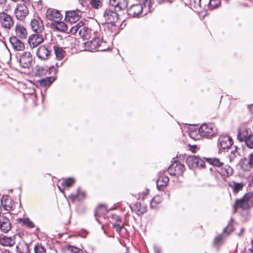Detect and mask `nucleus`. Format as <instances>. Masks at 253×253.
I'll return each instance as SVG.
<instances>
[{
    "mask_svg": "<svg viewBox=\"0 0 253 253\" xmlns=\"http://www.w3.org/2000/svg\"><path fill=\"white\" fill-rule=\"evenodd\" d=\"M206 161L209 164L217 167H222L223 166V163L220 161V160L216 158H206Z\"/></svg>",
    "mask_w": 253,
    "mask_h": 253,
    "instance_id": "f704fd0d",
    "label": "nucleus"
},
{
    "mask_svg": "<svg viewBox=\"0 0 253 253\" xmlns=\"http://www.w3.org/2000/svg\"><path fill=\"white\" fill-rule=\"evenodd\" d=\"M228 185L232 188L233 193L235 194H237L242 190L244 186V184L242 182L237 183L234 181L228 182Z\"/></svg>",
    "mask_w": 253,
    "mask_h": 253,
    "instance_id": "a878e982",
    "label": "nucleus"
},
{
    "mask_svg": "<svg viewBox=\"0 0 253 253\" xmlns=\"http://www.w3.org/2000/svg\"><path fill=\"white\" fill-rule=\"evenodd\" d=\"M160 202V198L159 196H156L151 200L150 202V207L152 208H155Z\"/></svg>",
    "mask_w": 253,
    "mask_h": 253,
    "instance_id": "c03bdc74",
    "label": "nucleus"
},
{
    "mask_svg": "<svg viewBox=\"0 0 253 253\" xmlns=\"http://www.w3.org/2000/svg\"><path fill=\"white\" fill-rule=\"evenodd\" d=\"M233 225L231 223V222H230L228 224V225H227V226L224 229L223 232L224 233H225L227 234H229L233 231Z\"/></svg>",
    "mask_w": 253,
    "mask_h": 253,
    "instance_id": "de8ad7c7",
    "label": "nucleus"
},
{
    "mask_svg": "<svg viewBox=\"0 0 253 253\" xmlns=\"http://www.w3.org/2000/svg\"><path fill=\"white\" fill-rule=\"evenodd\" d=\"M195 161H197V157L195 156H190L186 159V163L190 168H194Z\"/></svg>",
    "mask_w": 253,
    "mask_h": 253,
    "instance_id": "ea45409f",
    "label": "nucleus"
},
{
    "mask_svg": "<svg viewBox=\"0 0 253 253\" xmlns=\"http://www.w3.org/2000/svg\"><path fill=\"white\" fill-rule=\"evenodd\" d=\"M67 249L68 252L72 253H80V250L78 248L72 246H68Z\"/></svg>",
    "mask_w": 253,
    "mask_h": 253,
    "instance_id": "8fccbe9b",
    "label": "nucleus"
},
{
    "mask_svg": "<svg viewBox=\"0 0 253 253\" xmlns=\"http://www.w3.org/2000/svg\"><path fill=\"white\" fill-rule=\"evenodd\" d=\"M2 253H9V252H6V251H5V252H3Z\"/></svg>",
    "mask_w": 253,
    "mask_h": 253,
    "instance_id": "69168bd1",
    "label": "nucleus"
},
{
    "mask_svg": "<svg viewBox=\"0 0 253 253\" xmlns=\"http://www.w3.org/2000/svg\"><path fill=\"white\" fill-rule=\"evenodd\" d=\"M252 248H251V249H250L249 250H250V251L252 253H253V240L252 241Z\"/></svg>",
    "mask_w": 253,
    "mask_h": 253,
    "instance_id": "680f3d73",
    "label": "nucleus"
},
{
    "mask_svg": "<svg viewBox=\"0 0 253 253\" xmlns=\"http://www.w3.org/2000/svg\"><path fill=\"white\" fill-rule=\"evenodd\" d=\"M103 18L105 23H116L118 19V14L114 8H109L104 12Z\"/></svg>",
    "mask_w": 253,
    "mask_h": 253,
    "instance_id": "39448f33",
    "label": "nucleus"
},
{
    "mask_svg": "<svg viewBox=\"0 0 253 253\" xmlns=\"http://www.w3.org/2000/svg\"><path fill=\"white\" fill-rule=\"evenodd\" d=\"M115 227L116 231L119 233L121 232L122 229L123 228L122 226H120L119 225H115Z\"/></svg>",
    "mask_w": 253,
    "mask_h": 253,
    "instance_id": "4d7b16f0",
    "label": "nucleus"
},
{
    "mask_svg": "<svg viewBox=\"0 0 253 253\" xmlns=\"http://www.w3.org/2000/svg\"><path fill=\"white\" fill-rule=\"evenodd\" d=\"M253 206V193H248L241 199L236 200L233 206L234 212H235L238 208L243 210L250 209Z\"/></svg>",
    "mask_w": 253,
    "mask_h": 253,
    "instance_id": "f257e3e1",
    "label": "nucleus"
},
{
    "mask_svg": "<svg viewBox=\"0 0 253 253\" xmlns=\"http://www.w3.org/2000/svg\"><path fill=\"white\" fill-rule=\"evenodd\" d=\"M248 108L251 113L253 114V104L249 106Z\"/></svg>",
    "mask_w": 253,
    "mask_h": 253,
    "instance_id": "bf43d9fd",
    "label": "nucleus"
},
{
    "mask_svg": "<svg viewBox=\"0 0 253 253\" xmlns=\"http://www.w3.org/2000/svg\"><path fill=\"white\" fill-rule=\"evenodd\" d=\"M35 253H46L44 248L41 244H38L34 247Z\"/></svg>",
    "mask_w": 253,
    "mask_h": 253,
    "instance_id": "37998d69",
    "label": "nucleus"
},
{
    "mask_svg": "<svg viewBox=\"0 0 253 253\" xmlns=\"http://www.w3.org/2000/svg\"><path fill=\"white\" fill-rule=\"evenodd\" d=\"M93 32L95 31L85 26L84 28H82V29L79 30V35L85 40H89L93 37Z\"/></svg>",
    "mask_w": 253,
    "mask_h": 253,
    "instance_id": "5701e85b",
    "label": "nucleus"
},
{
    "mask_svg": "<svg viewBox=\"0 0 253 253\" xmlns=\"http://www.w3.org/2000/svg\"><path fill=\"white\" fill-rule=\"evenodd\" d=\"M29 10L24 4H19L14 10V14L18 20H23L28 14Z\"/></svg>",
    "mask_w": 253,
    "mask_h": 253,
    "instance_id": "6e6552de",
    "label": "nucleus"
},
{
    "mask_svg": "<svg viewBox=\"0 0 253 253\" xmlns=\"http://www.w3.org/2000/svg\"><path fill=\"white\" fill-rule=\"evenodd\" d=\"M234 147V150H232L229 155L230 161H233L237 156H239V152L238 151L239 148L237 146H235Z\"/></svg>",
    "mask_w": 253,
    "mask_h": 253,
    "instance_id": "a19ab883",
    "label": "nucleus"
},
{
    "mask_svg": "<svg viewBox=\"0 0 253 253\" xmlns=\"http://www.w3.org/2000/svg\"><path fill=\"white\" fill-rule=\"evenodd\" d=\"M30 26L31 29L36 33H41L44 29L42 21L39 17L33 19Z\"/></svg>",
    "mask_w": 253,
    "mask_h": 253,
    "instance_id": "2eb2a0df",
    "label": "nucleus"
},
{
    "mask_svg": "<svg viewBox=\"0 0 253 253\" xmlns=\"http://www.w3.org/2000/svg\"><path fill=\"white\" fill-rule=\"evenodd\" d=\"M1 204L5 210H11L12 207L11 199L8 196H3L1 198Z\"/></svg>",
    "mask_w": 253,
    "mask_h": 253,
    "instance_id": "bb28decb",
    "label": "nucleus"
},
{
    "mask_svg": "<svg viewBox=\"0 0 253 253\" xmlns=\"http://www.w3.org/2000/svg\"><path fill=\"white\" fill-rule=\"evenodd\" d=\"M52 26L53 29L59 32H67L68 30L67 25L63 21H56L54 23L52 24Z\"/></svg>",
    "mask_w": 253,
    "mask_h": 253,
    "instance_id": "cd10ccee",
    "label": "nucleus"
},
{
    "mask_svg": "<svg viewBox=\"0 0 253 253\" xmlns=\"http://www.w3.org/2000/svg\"><path fill=\"white\" fill-rule=\"evenodd\" d=\"M15 32L17 38L21 39H26L27 36V31L21 24L17 23L15 27Z\"/></svg>",
    "mask_w": 253,
    "mask_h": 253,
    "instance_id": "f3484780",
    "label": "nucleus"
},
{
    "mask_svg": "<svg viewBox=\"0 0 253 253\" xmlns=\"http://www.w3.org/2000/svg\"><path fill=\"white\" fill-rule=\"evenodd\" d=\"M85 193L84 192L80 191V189L78 188L77 193L75 196L76 198L79 199L80 200L84 199L85 197Z\"/></svg>",
    "mask_w": 253,
    "mask_h": 253,
    "instance_id": "603ef678",
    "label": "nucleus"
},
{
    "mask_svg": "<svg viewBox=\"0 0 253 253\" xmlns=\"http://www.w3.org/2000/svg\"><path fill=\"white\" fill-rule=\"evenodd\" d=\"M51 49L45 45H41L37 50L36 55L41 60H46L51 55Z\"/></svg>",
    "mask_w": 253,
    "mask_h": 253,
    "instance_id": "9b49d317",
    "label": "nucleus"
},
{
    "mask_svg": "<svg viewBox=\"0 0 253 253\" xmlns=\"http://www.w3.org/2000/svg\"><path fill=\"white\" fill-rule=\"evenodd\" d=\"M205 161L200 158L198 168H204L205 167Z\"/></svg>",
    "mask_w": 253,
    "mask_h": 253,
    "instance_id": "5fc2aeb1",
    "label": "nucleus"
},
{
    "mask_svg": "<svg viewBox=\"0 0 253 253\" xmlns=\"http://www.w3.org/2000/svg\"><path fill=\"white\" fill-rule=\"evenodd\" d=\"M219 172L223 176L229 177L232 174L233 170L229 166L225 165L223 167H221Z\"/></svg>",
    "mask_w": 253,
    "mask_h": 253,
    "instance_id": "473e14b6",
    "label": "nucleus"
},
{
    "mask_svg": "<svg viewBox=\"0 0 253 253\" xmlns=\"http://www.w3.org/2000/svg\"><path fill=\"white\" fill-rule=\"evenodd\" d=\"M9 42L13 48L16 50L22 51L25 49L24 43L20 41L16 37L10 38Z\"/></svg>",
    "mask_w": 253,
    "mask_h": 253,
    "instance_id": "aec40b11",
    "label": "nucleus"
},
{
    "mask_svg": "<svg viewBox=\"0 0 253 253\" xmlns=\"http://www.w3.org/2000/svg\"><path fill=\"white\" fill-rule=\"evenodd\" d=\"M233 143L232 138L227 135H221L218 140V147L223 149L229 148Z\"/></svg>",
    "mask_w": 253,
    "mask_h": 253,
    "instance_id": "1a4fd4ad",
    "label": "nucleus"
},
{
    "mask_svg": "<svg viewBox=\"0 0 253 253\" xmlns=\"http://www.w3.org/2000/svg\"><path fill=\"white\" fill-rule=\"evenodd\" d=\"M81 3H82V1L83 0H78Z\"/></svg>",
    "mask_w": 253,
    "mask_h": 253,
    "instance_id": "0e129e2a",
    "label": "nucleus"
},
{
    "mask_svg": "<svg viewBox=\"0 0 253 253\" xmlns=\"http://www.w3.org/2000/svg\"><path fill=\"white\" fill-rule=\"evenodd\" d=\"M128 4V0H110L109 5L117 11L125 10Z\"/></svg>",
    "mask_w": 253,
    "mask_h": 253,
    "instance_id": "f8f14e48",
    "label": "nucleus"
},
{
    "mask_svg": "<svg viewBox=\"0 0 253 253\" xmlns=\"http://www.w3.org/2000/svg\"><path fill=\"white\" fill-rule=\"evenodd\" d=\"M151 0H145L144 2L145 7H148L149 8L150 5Z\"/></svg>",
    "mask_w": 253,
    "mask_h": 253,
    "instance_id": "6e6d98bb",
    "label": "nucleus"
},
{
    "mask_svg": "<svg viewBox=\"0 0 253 253\" xmlns=\"http://www.w3.org/2000/svg\"><path fill=\"white\" fill-rule=\"evenodd\" d=\"M46 16L48 20L55 22L61 20L62 17V15L57 10L49 8L46 11Z\"/></svg>",
    "mask_w": 253,
    "mask_h": 253,
    "instance_id": "6ab92c4d",
    "label": "nucleus"
},
{
    "mask_svg": "<svg viewBox=\"0 0 253 253\" xmlns=\"http://www.w3.org/2000/svg\"><path fill=\"white\" fill-rule=\"evenodd\" d=\"M117 221H120V220H121V218H120V217H119L117 216Z\"/></svg>",
    "mask_w": 253,
    "mask_h": 253,
    "instance_id": "e2e57ef3",
    "label": "nucleus"
},
{
    "mask_svg": "<svg viewBox=\"0 0 253 253\" xmlns=\"http://www.w3.org/2000/svg\"><path fill=\"white\" fill-rule=\"evenodd\" d=\"M16 251L19 253H29V245L28 243L25 242L19 243L16 246Z\"/></svg>",
    "mask_w": 253,
    "mask_h": 253,
    "instance_id": "c85d7f7f",
    "label": "nucleus"
},
{
    "mask_svg": "<svg viewBox=\"0 0 253 253\" xmlns=\"http://www.w3.org/2000/svg\"><path fill=\"white\" fill-rule=\"evenodd\" d=\"M0 23L2 28L10 30L14 26L13 18L9 14L4 12H0Z\"/></svg>",
    "mask_w": 253,
    "mask_h": 253,
    "instance_id": "7ed1b4c3",
    "label": "nucleus"
},
{
    "mask_svg": "<svg viewBox=\"0 0 253 253\" xmlns=\"http://www.w3.org/2000/svg\"><path fill=\"white\" fill-rule=\"evenodd\" d=\"M185 170L184 166L179 162H175L168 168V171L171 175H180Z\"/></svg>",
    "mask_w": 253,
    "mask_h": 253,
    "instance_id": "423d86ee",
    "label": "nucleus"
},
{
    "mask_svg": "<svg viewBox=\"0 0 253 253\" xmlns=\"http://www.w3.org/2000/svg\"><path fill=\"white\" fill-rule=\"evenodd\" d=\"M253 166V153L249 155L248 167L247 169H244V170H248L249 168Z\"/></svg>",
    "mask_w": 253,
    "mask_h": 253,
    "instance_id": "3c124183",
    "label": "nucleus"
},
{
    "mask_svg": "<svg viewBox=\"0 0 253 253\" xmlns=\"http://www.w3.org/2000/svg\"><path fill=\"white\" fill-rule=\"evenodd\" d=\"M74 183L75 179L73 178L70 177L65 179L61 184L62 186V187L65 189L67 187L69 188L71 187Z\"/></svg>",
    "mask_w": 253,
    "mask_h": 253,
    "instance_id": "58836bf2",
    "label": "nucleus"
},
{
    "mask_svg": "<svg viewBox=\"0 0 253 253\" xmlns=\"http://www.w3.org/2000/svg\"><path fill=\"white\" fill-rule=\"evenodd\" d=\"M0 229L4 232H7L11 229L10 222L4 216H0Z\"/></svg>",
    "mask_w": 253,
    "mask_h": 253,
    "instance_id": "4be33fe9",
    "label": "nucleus"
},
{
    "mask_svg": "<svg viewBox=\"0 0 253 253\" xmlns=\"http://www.w3.org/2000/svg\"><path fill=\"white\" fill-rule=\"evenodd\" d=\"M55 78L53 77H48L39 80V84L42 87H48L55 81Z\"/></svg>",
    "mask_w": 253,
    "mask_h": 253,
    "instance_id": "c756f323",
    "label": "nucleus"
},
{
    "mask_svg": "<svg viewBox=\"0 0 253 253\" xmlns=\"http://www.w3.org/2000/svg\"><path fill=\"white\" fill-rule=\"evenodd\" d=\"M109 48V46L107 44V43L106 42L103 41V39L101 41L100 43V47L99 49V51H106Z\"/></svg>",
    "mask_w": 253,
    "mask_h": 253,
    "instance_id": "09e8293b",
    "label": "nucleus"
},
{
    "mask_svg": "<svg viewBox=\"0 0 253 253\" xmlns=\"http://www.w3.org/2000/svg\"><path fill=\"white\" fill-rule=\"evenodd\" d=\"M136 213L138 215H141L145 213L147 211V207L142 205L140 203L137 202L135 205Z\"/></svg>",
    "mask_w": 253,
    "mask_h": 253,
    "instance_id": "c9c22d12",
    "label": "nucleus"
},
{
    "mask_svg": "<svg viewBox=\"0 0 253 253\" xmlns=\"http://www.w3.org/2000/svg\"><path fill=\"white\" fill-rule=\"evenodd\" d=\"M81 14V11L79 10L67 11L65 19L70 23H75L80 20Z\"/></svg>",
    "mask_w": 253,
    "mask_h": 253,
    "instance_id": "4468645a",
    "label": "nucleus"
},
{
    "mask_svg": "<svg viewBox=\"0 0 253 253\" xmlns=\"http://www.w3.org/2000/svg\"><path fill=\"white\" fill-rule=\"evenodd\" d=\"M251 134L249 128L243 127L238 130L237 139L240 142H245Z\"/></svg>",
    "mask_w": 253,
    "mask_h": 253,
    "instance_id": "412c9836",
    "label": "nucleus"
},
{
    "mask_svg": "<svg viewBox=\"0 0 253 253\" xmlns=\"http://www.w3.org/2000/svg\"><path fill=\"white\" fill-rule=\"evenodd\" d=\"M18 221L22 225L26 226L27 227L34 228L35 227L34 223L28 218L23 219L19 218L18 219Z\"/></svg>",
    "mask_w": 253,
    "mask_h": 253,
    "instance_id": "4c0bfd02",
    "label": "nucleus"
},
{
    "mask_svg": "<svg viewBox=\"0 0 253 253\" xmlns=\"http://www.w3.org/2000/svg\"><path fill=\"white\" fill-rule=\"evenodd\" d=\"M53 49L56 59L61 60L64 57L65 51L63 49L62 47L58 46H54Z\"/></svg>",
    "mask_w": 253,
    "mask_h": 253,
    "instance_id": "2f4dec72",
    "label": "nucleus"
},
{
    "mask_svg": "<svg viewBox=\"0 0 253 253\" xmlns=\"http://www.w3.org/2000/svg\"><path fill=\"white\" fill-rule=\"evenodd\" d=\"M222 240V236L221 235H219L217 237H216L214 240V244H217L220 241Z\"/></svg>",
    "mask_w": 253,
    "mask_h": 253,
    "instance_id": "864d4df0",
    "label": "nucleus"
},
{
    "mask_svg": "<svg viewBox=\"0 0 253 253\" xmlns=\"http://www.w3.org/2000/svg\"><path fill=\"white\" fill-rule=\"evenodd\" d=\"M14 238V237L4 236L1 239V244L4 246L12 247L15 244Z\"/></svg>",
    "mask_w": 253,
    "mask_h": 253,
    "instance_id": "72a5a7b5",
    "label": "nucleus"
},
{
    "mask_svg": "<svg viewBox=\"0 0 253 253\" xmlns=\"http://www.w3.org/2000/svg\"><path fill=\"white\" fill-rule=\"evenodd\" d=\"M199 132L201 136L210 138L217 133V129L212 125L203 124L199 128Z\"/></svg>",
    "mask_w": 253,
    "mask_h": 253,
    "instance_id": "f03ea898",
    "label": "nucleus"
},
{
    "mask_svg": "<svg viewBox=\"0 0 253 253\" xmlns=\"http://www.w3.org/2000/svg\"><path fill=\"white\" fill-rule=\"evenodd\" d=\"M169 181V178L165 174V172L160 171L159 173L158 179L157 180V186L159 190L166 187Z\"/></svg>",
    "mask_w": 253,
    "mask_h": 253,
    "instance_id": "dca6fc26",
    "label": "nucleus"
},
{
    "mask_svg": "<svg viewBox=\"0 0 253 253\" xmlns=\"http://www.w3.org/2000/svg\"><path fill=\"white\" fill-rule=\"evenodd\" d=\"M107 213V208L105 205H99L96 209L94 216L96 217V220L99 222L101 223L99 219V217L103 216L104 217Z\"/></svg>",
    "mask_w": 253,
    "mask_h": 253,
    "instance_id": "393cba45",
    "label": "nucleus"
},
{
    "mask_svg": "<svg viewBox=\"0 0 253 253\" xmlns=\"http://www.w3.org/2000/svg\"><path fill=\"white\" fill-rule=\"evenodd\" d=\"M245 142L248 147L253 149V134L250 135Z\"/></svg>",
    "mask_w": 253,
    "mask_h": 253,
    "instance_id": "49530a36",
    "label": "nucleus"
},
{
    "mask_svg": "<svg viewBox=\"0 0 253 253\" xmlns=\"http://www.w3.org/2000/svg\"><path fill=\"white\" fill-rule=\"evenodd\" d=\"M116 23H105V31L108 34H113V36L116 34L117 30V26ZM111 36V35L110 34Z\"/></svg>",
    "mask_w": 253,
    "mask_h": 253,
    "instance_id": "7c9ffc66",
    "label": "nucleus"
},
{
    "mask_svg": "<svg viewBox=\"0 0 253 253\" xmlns=\"http://www.w3.org/2000/svg\"><path fill=\"white\" fill-rule=\"evenodd\" d=\"M33 62L32 54L28 51H24L19 55V62L24 68H29Z\"/></svg>",
    "mask_w": 253,
    "mask_h": 253,
    "instance_id": "20e7f679",
    "label": "nucleus"
},
{
    "mask_svg": "<svg viewBox=\"0 0 253 253\" xmlns=\"http://www.w3.org/2000/svg\"><path fill=\"white\" fill-rule=\"evenodd\" d=\"M220 4V0H210L209 3V9L217 7Z\"/></svg>",
    "mask_w": 253,
    "mask_h": 253,
    "instance_id": "79ce46f5",
    "label": "nucleus"
},
{
    "mask_svg": "<svg viewBox=\"0 0 253 253\" xmlns=\"http://www.w3.org/2000/svg\"><path fill=\"white\" fill-rule=\"evenodd\" d=\"M163 1H166V0H163Z\"/></svg>",
    "mask_w": 253,
    "mask_h": 253,
    "instance_id": "338daca9",
    "label": "nucleus"
},
{
    "mask_svg": "<svg viewBox=\"0 0 253 253\" xmlns=\"http://www.w3.org/2000/svg\"><path fill=\"white\" fill-rule=\"evenodd\" d=\"M244 230H244V228H242L241 229L240 232V233H239L238 234V235L239 237L241 236V235H242V234L244 233Z\"/></svg>",
    "mask_w": 253,
    "mask_h": 253,
    "instance_id": "052dcab7",
    "label": "nucleus"
},
{
    "mask_svg": "<svg viewBox=\"0 0 253 253\" xmlns=\"http://www.w3.org/2000/svg\"><path fill=\"white\" fill-rule=\"evenodd\" d=\"M48 71L47 67L36 65L33 69V73L36 77H42L46 75Z\"/></svg>",
    "mask_w": 253,
    "mask_h": 253,
    "instance_id": "b1692460",
    "label": "nucleus"
},
{
    "mask_svg": "<svg viewBox=\"0 0 253 253\" xmlns=\"http://www.w3.org/2000/svg\"><path fill=\"white\" fill-rule=\"evenodd\" d=\"M199 160H200V158L197 157V161H195L194 168H196V167L198 168Z\"/></svg>",
    "mask_w": 253,
    "mask_h": 253,
    "instance_id": "13d9d810",
    "label": "nucleus"
},
{
    "mask_svg": "<svg viewBox=\"0 0 253 253\" xmlns=\"http://www.w3.org/2000/svg\"><path fill=\"white\" fill-rule=\"evenodd\" d=\"M92 39L90 41V50H97L100 47V43L102 40V37H101L100 31L93 32V36L92 37Z\"/></svg>",
    "mask_w": 253,
    "mask_h": 253,
    "instance_id": "9d476101",
    "label": "nucleus"
},
{
    "mask_svg": "<svg viewBox=\"0 0 253 253\" xmlns=\"http://www.w3.org/2000/svg\"><path fill=\"white\" fill-rule=\"evenodd\" d=\"M84 22L81 21L75 26L72 27L70 28V32L72 34H76L78 31L79 32L80 29H82V28H84Z\"/></svg>",
    "mask_w": 253,
    "mask_h": 253,
    "instance_id": "e433bc0d",
    "label": "nucleus"
},
{
    "mask_svg": "<svg viewBox=\"0 0 253 253\" xmlns=\"http://www.w3.org/2000/svg\"><path fill=\"white\" fill-rule=\"evenodd\" d=\"M90 3L93 7L96 9L99 8L102 5L100 0H90Z\"/></svg>",
    "mask_w": 253,
    "mask_h": 253,
    "instance_id": "a18cd8bd",
    "label": "nucleus"
},
{
    "mask_svg": "<svg viewBox=\"0 0 253 253\" xmlns=\"http://www.w3.org/2000/svg\"><path fill=\"white\" fill-rule=\"evenodd\" d=\"M44 39L42 35L40 33H36L31 35L28 38V42L31 48L38 46L43 42Z\"/></svg>",
    "mask_w": 253,
    "mask_h": 253,
    "instance_id": "0eeeda50",
    "label": "nucleus"
},
{
    "mask_svg": "<svg viewBox=\"0 0 253 253\" xmlns=\"http://www.w3.org/2000/svg\"><path fill=\"white\" fill-rule=\"evenodd\" d=\"M210 0H193L192 5L196 10L209 9V3Z\"/></svg>",
    "mask_w": 253,
    "mask_h": 253,
    "instance_id": "a211bd4d",
    "label": "nucleus"
},
{
    "mask_svg": "<svg viewBox=\"0 0 253 253\" xmlns=\"http://www.w3.org/2000/svg\"><path fill=\"white\" fill-rule=\"evenodd\" d=\"M143 7L141 4H132L127 10L128 15L130 17H137L143 11Z\"/></svg>",
    "mask_w": 253,
    "mask_h": 253,
    "instance_id": "ddd939ff",
    "label": "nucleus"
}]
</instances>
